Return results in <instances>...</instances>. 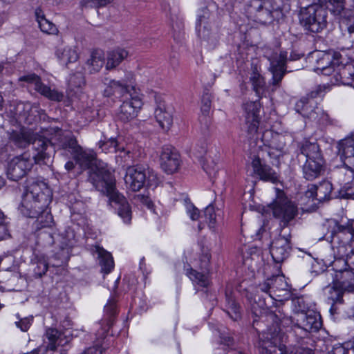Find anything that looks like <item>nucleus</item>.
Instances as JSON below:
<instances>
[{"mask_svg": "<svg viewBox=\"0 0 354 354\" xmlns=\"http://www.w3.org/2000/svg\"><path fill=\"white\" fill-rule=\"evenodd\" d=\"M53 198V192L43 181H33L26 188L19 210L26 217L35 218V227L38 230L51 227L53 216L48 205Z\"/></svg>", "mask_w": 354, "mask_h": 354, "instance_id": "f257e3e1", "label": "nucleus"}, {"mask_svg": "<svg viewBox=\"0 0 354 354\" xmlns=\"http://www.w3.org/2000/svg\"><path fill=\"white\" fill-rule=\"evenodd\" d=\"M88 181L95 189L109 198L110 205L125 223H129L132 212L126 198L118 192L113 174L106 167L96 166L89 172Z\"/></svg>", "mask_w": 354, "mask_h": 354, "instance_id": "f03ea898", "label": "nucleus"}, {"mask_svg": "<svg viewBox=\"0 0 354 354\" xmlns=\"http://www.w3.org/2000/svg\"><path fill=\"white\" fill-rule=\"evenodd\" d=\"M80 146L76 137L72 133L59 131L51 140L38 138L33 141L35 153L32 158L36 164L48 165L55 151H59L62 156L68 158H73Z\"/></svg>", "mask_w": 354, "mask_h": 354, "instance_id": "7ed1b4c3", "label": "nucleus"}, {"mask_svg": "<svg viewBox=\"0 0 354 354\" xmlns=\"http://www.w3.org/2000/svg\"><path fill=\"white\" fill-rule=\"evenodd\" d=\"M245 111V129L250 139H261L268 149L283 153L286 147L284 137L266 130L261 134L259 132L260 124L261 104L259 100L248 102L243 104Z\"/></svg>", "mask_w": 354, "mask_h": 354, "instance_id": "20e7f679", "label": "nucleus"}, {"mask_svg": "<svg viewBox=\"0 0 354 354\" xmlns=\"http://www.w3.org/2000/svg\"><path fill=\"white\" fill-rule=\"evenodd\" d=\"M220 27L217 4L212 0L205 1L198 14L196 30L202 44L207 48L214 49L218 44Z\"/></svg>", "mask_w": 354, "mask_h": 354, "instance_id": "39448f33", "label": "nucleus"}, {"mask_svg": "<svg viewBox=\"0 0 354 354\" xmlns=\"http://www.w3.org/2000/svg\"><path fill=\"white\" fill-rule=\"evenodd\" d=\"M283 7L282 0H249L245 5V12L250 19L268 25L283 18Z\"/></svg>", "mask_w": 354, "mask_h": 354, "instance_id": "423d86ee", "label": "nucleus"}, {"mask_svg": "<svg viewBox=\"0 0 354 354\" xmlns=\"http://www.w3.org/2000/svg\"><path fill=\"white\" fill-rule=\"evenodd\" d=\"M263 56L270 62L269 71L272 74L270 83L274 89H277L280 87L284 75L292 71L288 70L287 62L300 59L304 56V53L292 50L289 57H288V53L285 50L277 53L270 48H264Z\"/></svg>", "mask_w": 354, "mask_h": 354, "instance_id": "0eeeda50", "label": "nucleus"}, {"mask_svg": "<svg viewBox=\"0 0 354 354\" xmlns=\"http://www.w3.org/2000/svg\"><path fill=\"white\" fill-rule=\"evenodd\" d=\"M299 150L306 158L302 166L303 177L308 181L318 178L324 173L325 165L319 145L317 142L306 141Z\"/></svg>", "mask_w": 354, "mask_h": 354, "instance_id": "6e6552de", "label": "nucleus"}, {"mask_svg": "<svg viewBox=\"0 0 354 354\" xmlns=\"http://www.w3.org/2000/svg\"><path fill=\"white\" fill-rule=\"evenodd\" d=\"M299 22L306 31L319 33L327 26L328 10L319 3H315L302 7L299 12Z\"/></svg>", "mask_w": 354, "mask_h": 354, "instance_id": "1a4fd4ad", "label": "nucleus"}, {"mask_svg": "<svg viewBox=\"0 0 354 354\" xmlns=\"http://www.w3.org/2000/svg\"><path fill=\"white\" fill-rule=\"evenodd\" d=\"M124 182L128 189L133 192H138L144 187H156L158 178L153 169L137 165L127 169Z\"/></svg>", "mask_w": 354, "mask_h": 354, "instance_id": "9d476101", "label": "nucleus"}, {"mask_svg": "<svg viewBox=\"0 0 354 354\" xmlns=\"http://www.w3.org/2000/svg\"><path fill=\"white\" fill-rule=\"evenodd\" d=\"M334 223L330 234L326 239L330 241L333 248H337L338 255L343 257L346 254V247L351 248L354 243V220L348 221L346 224H340L337 221Z\"/></svg>", "mask_w": 354, "mask_h": 354, "instance_id": "9b49d317", "label": "nucleus"}, {"mask_svg": "<svg viewBox=\"0 0 354 354\" xmlns=\"http://www.w3.org/2000/svg\"><path fill=\"white\" fill-rule=\"evenodd\" d=\"M57 238L59 239V248L54 251L50 263L53 267L58 268L66 266L70 259L74 244L75 232L68 227L64 232L59 234Z\"/></svg>", "mask_w": 354, "mask_h": 354, "instance_id": "f8f14e48", "label": "nucleus"}, {"mask_svg": "<svg viewBox=\"0 0 354 354\" xmlns=\"http://www.w3.org/2000/svg\"><path fill=\"white\" fill-rule=\"evenodd\" d=\"M273 216L280 221L281 232L298 214L297 207L287 197H278L270 205Z\"/></svg>", "mask_w": 354, "mask_h": 354, "instance_id": "ddd939ff", "label": "nucleus"}, {"mask_svg": "<svg viewBox=\"0 0 354 354\" xmlns=\"http://www.w3.org/2000/svg\"><path fill=\"white\" fill-rule=\"evenodd\" d=\"M33 166L30 156L24 153L14 157L8 164L7 176L13 181H18L31 170Z\"/></svg>", "mask_w": 354, "mask_h": 354, "instance_id": "4468645a", "label": "nucleus"}, {"mask_svg": "<svg viewBox=\"0 0 354 354\" xmlns=\"http://www.w3.org/2000/svg\"><path fill=\"white\" fill-rule=\"evenodd\" d=\"M142 104L138 92L135 94L129 93V96L127 95L122 100L117 113L118 119L124 123L130 122L138 115Z\"/></svg>", "mask_w": 354, "mask_h": 354, "instance_id": "2eb2a0df", "label": "nucleus"}, {"mask_svg": "<svg viewBox=\"0 0 354 354\" xmlns=\"http://www.w3.org/2000/svg\"><path fill=\"white\" fill-rule=\"evenodd\" d=\"M292 251L291 234L290 231L279 234L272 241L270 254L276 263H281L286 260Z\"/></svg>", "mask_w": 354, "mask_h": 354, "instance_id": "dca6fc26", "label": "nucleus"}, {"mask_svg": "<svg viewBox=\"0 0 354 354\" xmlns=\"http://www.w3.org/2000/svg\"><path fill=\"white\" fill-rule=\"evenodd\" d=\"M133 75L131 73L127 74L124 79L121 80H111L104 90V95L110 97L113 95H120L124 98L129 96V93H136L137 91L133 85Z\"/></svg>", "mask_w": 354, "mask_h": 354, "instance_id": "f3484780", "label": "nucleus"}, {"mask_svg": "<svg viewBox=\"0 0 354 354\" xmlns=\"http://www.w3.org/2000/svg\"><path fill=\"white\" fill-rule=\"evenodd\" d=\"M342 54L330 49L319 53L317 59V70L325 75H330L341 63Z\"/></svg>", "mask_w": 354, "mask_h": 354, "instance_id": "a211bd4d", "label": "nucleus"}, {"mask_svg": "<svg viewBox=\"0 0 354 354\" xmlns=\"http://www.w3.org/2000/svg\"><path fill=\"white\" fill-rule=\"evenodd\" d=\"M181 160L177 150L171 146H164L160 156L161 169L167 174L176 172L180 167Z\"/></svg>", "mask_w": 354, "mask_h": 354, "instance_id": "6ab92c4d", "label": "nucleus"}, {"mask_svg": "<svg viewBox=\"0 0 354 354\" xmlns=\"http://www.w3.org/2000/svg\"><path fill=\"white\" fill-rule=\"evenodd\" d=\"M252 167L254 173L259 179L273 184L279 181L277 173L261 158L259 154L255 156L252 160Z\"/></svg>", "mask_w": 354, "mask_h": 354, "instance_id": "aec40b11", "label": "nucleus"}, {"mask_svg": "<svg viewBox=\"0 0 354 354\" xmlns=\"http://www.w3.org/2000/svg\"><path fill=\"white\" fill-rule=\"evenodd\" d=\"M322 326L321 316L313 311L301 312L297 315L295 326L303 329L306 332H317Z\"/></svg>", "mask_w": 354, "mask_h": 354, "instance_id": "412c9836", "label": "nucleus"}, {"mask_svg": "<svg viewBox=\"0 0 354 354\" xmlns=\"http://www.w3.org/2000/svg\"><path fill=\"white\" fill-rule=\"evenodd\" d=\"M339 153L346 168L354 171V138L348 136L338 143Z\"/></svg>", "mask_w": 354, "mask_h": 354, "instance_id": "4be33fe9", "label": "nucleus"}, {"mask_svg": "<svg viewBox=\"0 0 354 354\" xmlns=\"http://www.w3.org/2000/svg\"><path fill=\"white\" fill-rule=\"evenodd\" d=\"M333 283L345 291H354V270L348 268L335 271Z\"/></svg>", "mask_w": 354, "mask_h": 354, "instance_id": "5701e85b", "label": "nucleus"}, {"mask_svg": "<svg viewBox=\"0 0 354 354\" xmlns=\"http://www.w3.org/2000/svg\"><path fill=\"white\" fill-rule=\"evenodd\" d=\"M154 116L159 126L165 131H168L173 124L171 109L167 107L165 102H160L154 111Z\"/></svg>", "mask_w": 354, "mask_h": 354, "instance_id": "b1692460", "label": "nucleus"}, {"mask_svg": "<svg viewBox=\"0 0 354 354\" xmlns=\"http://www.w3.org/2000/svg\"><path fill=\"white\" fill-rule=\"evenodd\" d=\"M98 147L104 153L120 152L124 153V157L127 156L129 158H133V153L129 146L124 147L121 145L118 141L113 138H111L106 140H100L97 143Z\"/></svg>", "mask_w": 354, "mask_h": 354, "instance_id": "393cba45", "label": "nucleus"}, {"mask_svg": "<svg viewBox=\"0 0 354 354\" xmlns=\"http://www.w3.org/2000/svg\"><path fill=\"white\" fill-rule=\"evenodd\" d=\"M117 301L115 298L111 297L108 300L107 304L104 306V320L102 323V326L105 324L104 327H102L100 331L98 332V335L103 337H105L106 333L108 332L110 327L113 324L114 317L118 313Z\"/></svg>", "mask_w": 354, "mask_h": 354, "instance_id": "a878e982", "label": "nucleus"}, {"mask_svg": "<svg viewBox=\"0 0 354 354\" xmlns=\"http://www.w3.org/2000/svg\"><path fill=\"white\" fill-rule=\"evenodd\" d=\"M335 77L337 82L354 88V65L351 62L339 64Z\"/></svg>", "mask_w": 354, "mask_h": 354, "instance_id": "bb28decb", "label": "nucleus"}, {"mask_svg": "<svg viewBox=\"0 0 354 354\" xmlns=\"http://www.w3.org/2000/svg\"><path fill=\"white\" fill-rule=\"evenodd\" d=\"M91 252L93 255H97L99 264L101 266V271L105 274L111 272L114 267V262L111 254L99 245L93 246Z\"/></svg>", "mask_w": 354, "mask_h": 354, "instance_id": "cd10ccee", "label": "nucleus"}, {"mask_svg": "<svg viewBox=\"0 0 354 354\" xmlns=\"http://www.w3.org/2000/svg\"><path fill=\"white\" fill-rule=\"evenodd\" d=\"M45 337L48 340L46 351H55L57 346H62L68 342L66 335L53 328H48L46 330Z\"/></svg>", "mask_w": 354, "mask_h": 354, "instance_id": "c85d7f7f", "label": "nucleus"}, {"mask_svg": "<svg viewBox=\"0 0 354 354\" xmlns=\"http://www.w3.org/2000/svg\"><path fill=\"white\" fill-rule=\"evenodd\" d=\"M73 159L76 163L89 167L97 160V153L92 149H84L80 146Z\"/></svg>", "mask_w": 354, "mask_h": 354, "instance_id": "c756f323", "label": "nucleus"}, {"mask_svg": "<svg viewBox=\"0 0 354 354\" xmlns=\"http://www.w3.org/2000/svg\"><path fill=\"white\" fill-rule=\"evenodd\" d=\"M31 263L33 266L32 272L35 278H41L46 274L49 266V263L45 255L43 254H35L31 260Z\"/></svg>", "mask_w": 354, "mask_h": 354, "instance_id": "7c9ffc66", "label": "nucleus"}, {"mask_svg": "<svg viewBox=\"0 0 354 354\" xmlns=\"http://www.w3.org/2000/svg\"><path fill=\"white\" fill-rule=\"evenodd\" d=\"M34 89L46 98L55 102H61L64 99V93L56 89H52L48 85L44 84L41 80L37 82Z\"/></svg>", "mask_w": 354, "mask_h": 354, "instance_id": "2f4dec72", "label": "nucleus"}, {"mask_svg": "<svg viewBox=\"0 0 354 354\" xmlns=\"http://www.w3.org/2000/svg\"><path fill=\"white\" fill-rule=\"evenodd\" d=\"M317 107V104L315 100L302 97L296 103L295 109L296 111L300 113L303 117L309 119Z\"/></svg>", "mask_w": 354, "mask_h": 354, "instance_id": "473e14b6", "label": "nucleus"}, {"mask_svg": "<svg viewBox=\"0 0 354 354\" xmlns=\"http://www.w3.org/2000/svg\"><path fill=\"white\" fill-rule=\"evenodd\" d=\"M129 55V52L121 48H117L109 53L106 68L113 69L118 66Z\"/></svg>", "mask_w": 354, "mask_h": 354, "instance_id": "72a5a7b5", "label": "nucleus"}, {"mask_svg": "<svg viewBox=\"0 0 354 354\" xmlns=\"http://www.w3.org/2000/svg\"><path fill=\"white\" fill-rule=\"evenodd\" d=\"M339 28L343 35L348 37L350 42L354 44V14L342 17L339 21Z\"/></svg>", "mask_w": 354, "mask_h": 354, "instance_id": "f704fd0d", "label": "nucleus"}, {"mask_svg": "<svg viewBox=\"0 0 354 354\" xmlns=\"http://www.w3.org/2000/svg\"><path fill=\"white\" fill-rule=\"evenodd\" d=\"M56 55L61 64L66 66L70 63L75 62L78 59L77 52L71 47L58 48Z\"/></svg>", "mask_w": 354, "mask_h": 354, "instance_id": "c9c22d12", "label": "nucleus"}, {"mask_svg": "<svg viewBox=\"0 0 354 354\" xmlns=\"http://www.w3.org/2000/svg\"><path fill=\"white\" fill-rule=\"evenodd\" d=\"M225 302L226 313L232 320H238L241 317L240 306L231 292H225Z\"/></svg>", "mask_w": 354, "mask_h": 354, "instance_id": "e433bc0d", "label": "nucleus"}, {"mask_svg": "<svg viewBox=\"0 0 354 354\" xmlns=\"http://www.w3.org/2000/svg\"><path fill=\"white\" fill-rule=\"evenodd\" d=\"M328 300L331 303L330 312L333 315L336 310L335 304L343 303V294L345 290L335 284H333L332 287H328Z\"/></svg>", "mask_w": 354, "mask_h": 354, "instance_id": "4c0bfd02", "label": "nucleus"}, {"mask_svg": "<svg viewBox=\"0 0 354 354\" xmlns=\"http://www.w3.org/2000/svg\"><path fill=\"white\" fill-rule=\"evenodd\" d=\"M38 138L43 137L38 135H32L30 133L25 132L16 133L13 136L12 140L16 147L24 149L30 144L33 146V141Z\"/></svg>", "mask_w": 354, "mask_h": 354, "instance_id": "58836bf2", "label": "nucleus"}, {"mask_svg": "<svg viewBox=\"0 0 354 354\" xmlns=\"http://www.w3.org/2000/svg\"><path fill=\"white\" fill-rule=\"evenodd\" d=\"M250 82L252 84V89L256 93L258 97L264 92L265 80L263 77L258 72L257 68L255 67L250 76Z\"/></svg>", "mask_w": 354, "mask_h": 354, "instance_id": "ea45409f", "label": "nucleus"}, {"mask_svg": "<svg viewBox=\"0 0 354 354\" xmlns=\"http://www.w3.org/2000/svg\"><path fill=\"white\" fill-rule=\"evenodd\" d=\"M333 185L328 180H323L316 185L317 201L323 202L331 198Z\"/></svg>", "mask_w": 354, "mask_h": 354, "instance_id": "a19ab883", "label": "nucleus"}, {"mask_svg": "<svg viewBox=\"0 0 354 354\" xmlns=\"http://www.w3.org/2000/svg\"><path fill=\"white\" fill-rule=\"evenodd\" d=\"M321 6H326L334 15H339L345 9V0H318Z\"/></svg>", "mask_w": 354, "mask_h": 354, "instance_id": "79ce46f5", "label": "nucleus"}, {"mask_svg": "<svg viewBox=\"0 0 354 354\" xmlns=\"http://www.w3.org/2000/svg\"><path fill=\"white\" fill-rule=\"evenodd\" d=\"M85 85V77L82 72H77L72 74L68 81V89L75 93L82 89Z\"/></svg>", "mask_w": 354, "mask_h": 354, "instance_id": "37998d69", "label": "nucleus"}, {"mask_svg": "<svg viewBox=\"0 0 354 354\" xmlns=\"http://www.w3.org/2000/svg\"><path fill=\"white\" fill-rule=\"evenodd\" d=\"M187 275L193 283L203 288H207L209 285V277L207 274L199 272L196 270L190 268L187 271Z\"/></svg>", "mask_w": 354, "mask_h": 354, "instance_id": "c03bdc74", "label": "nucleus"}, {"mask_svg": "<svg viewBox=\"0 0 354 354\" xmlns=\"http://www.w3.org/2000/svg\"><path fill=\"white\" fill-rule=\"evenodd\" d=\"M309 120L323 127L333 124V120L329 115L319 107H317L315 111L312 113Z\"/></svg>", "mask_w": 354, "mask_h": 354, "instance_id": "a18cd8bd", "label": "nucleus"}, {"mask_svg": "<svg viewBox=\"0 0 354 354\" xmlns=\"http://www.w3.org/2000/svg\"><path fill=\"white\" fill-rule=\"evenodd\" d=\"M104 64L102 55L98 53H93L91 58L87 60L86 65L91 73L98 72Z\"/></svg>", "mask_w": 354, "mask_h": 354, "instance_id": "49530a36", "label": "nucleus"}, {"mask_svg": "<svg viewBox=\"0 0 354 354\" xmlns=\"http://www.w3.org/2000/svg\"><path fill=\"white\" fill-rule=\"evenodd\" d=\"M335 177L340 185H346V183L353 181L354 171L344 166L343 168L339 169L335 172Z\"/></svg>", "mask_w": 354, "mask_h": 354, "instance_id": "de8ad7c7", "label": "nucleus"}, {"mask_svg": "<svg viewBox=\"0 0 354 354\" xmlns=\"http://www.w3.org/2000/svg\"><path fill=\"white\" fill-rule=\"evenodd\" d=\"M335 198L340 199H353L354 200V184L353 182L343 185L335 194Z\"/></svg>", "mask_w": 354, "mask_h": 354, "instance_id": "09e8293b", "label": "nucleus"}, {"mask_svg": "<svg viewBox=\"0 0 354 354\" xmlns=\"http://www.w3.org/2000/svg\"><path fill=\"white\" fill-rule=\"evenodd\" d=\"M215 209L212 204H209L204 210V217L210 229L214 230L216 223Z\"/></svg>", "mask_w": 354, "mask_h": 354, "instance_id": "8fccbe9b", "label": "nucleus"}, {"mask_svg": "<svg viewBox=\"0 0 354 354\" xmlns=\"http://www.w3.org/2000/svg\"><path fill=\"white\" fill-rule=\"evenodd\" d=\"M58 234H56V237H55L50 232L46 230L41 231L38 234V241L44 245H52L55 243L56 241L59 242V239L57 238Z\"/></svg>", "mask_w": 354, "mask_h": 354, "instance_id": "3c124183", "label": "nucleus"}, {"mask_svg": "<svg viewBox=\"0 0 354 354\" xmlns=\"http://www.w3.org/2000/svg\"><path fill=\"white\" fill-rule=\"evenodd\" d=\"M39 26L42 32L48 34H54L57 32L56 26L46 19H41Z\"/></svg>", "mask_w": 354, "mask_h": 354, "instance_id": "603ef678", "label": "nucleus"}, {"mask_svg": "<svg viewBox=\"0 0 354 354\" xmlns=\"http://www.w3.org/2000/svg\"><path fill=\"white\" fill-rule=\"evenodd\" d=\"M203 168L211 178L215 177L218 170V167L214 160H211L210 162L207 160V162L203 164Z\"/></svg>", "mask_w": 354, "mask_h": 354, "instance_id": "864d4df0", "label": "nucleus"}, {"mask_svg": "<svg viewBox=\"0 0 354 354\" xmlns=\"http://www.w3.org/2000/svg\"><path fill=\"white\" fill-rule=\"evenodd\" d=\"M201 103V111L204 115L208 114L211 109L212 104L211 94L205 93L202 96Z\"/></svg>", "mask_w": 354, "mask_h": 354, "instance_id": "5fc2aeb1", "label": "nucleus"}, {"mask_svg": "<svg viewBox=\"0 0 354 354\" xmlns=\"http://www.w3.org/2000/svg\"><path fill=\"white\" fill-rule=\"evenodd\" d=\"M112 0H83V4L85 7L99 8L105 6L110 3Z\"/></svg>", "mask_w": 354, "mask_h": 354, "instance_id": "6e6d98bb", "label": "nucleus"}, {"mask_svg": "<svg viewBox=\"0 0 354 354\" xmlns=\"http://www.w3.org/2000/svg\"><path fill=\"white\" fill-rule=\"evenodd\" d=\"M268 281H269V284L271 285L270 286V288L272 293H274L276 290L279 289L280 283H283L282 277L279 275H273L271 277L268 278Z\"/></svg>", "mask_w": 354, "mask_h": 354, "instance_id": "4d7b16f0", "label": "nucleus"}, {"mask_svg": "<svg viewBox=\"0 0 354 354\" xmlns=\"http://www.w3.org/2000/svg\"><path fill=\"white\" fill-rule=\"evenodd\" d=\"M32 319V317L20 319L19 321L15 322L16 326L20 328L21 331L26 332L31 326Z\"/></svg>", "mask_w": 354, "mask_h": 354, "instance_id": "13d9d810", "label": "nucleus"}, {"mask_svg": "<svg viewBox=\"0 0 354 354\" xmlns=\"http://www.w3.org/2000/svg\"><path fill=\"white\" fill-rule=\"evenodd\" d=\"M339 53L342 54V57L340 59V64H344L343 63L344 57L347 58V59L349 61L348 62H351V61L354 60V48H353V46H351V47L342 48L341 51H339Z\"/></svg>", "mask_w": 354, "mask_h": 354, "instance_id": "bf43d9fd", "label": "nucleus"}, {"mask_svg": "<svg viewBox=\"0 0 354 354\" xmlns=\"http://www.w3.org/2000/svg\"><path fill=\"white\" fill-rule=\"evenodd\" d=\"M221 344L227 346L228 348H232L234 346V339L229 333L223 332L220 333Z\"/></svg>", "mask_w": 354, "mask_h": 354, "instance_id": "052dcab7", "label": "nucleus"}, {"mask_svg": "<svg viewBox=\"0 0 354 354\" xmlns=\"http://www.w3.org/2000/svg\"><path fill=\"white\" fill-rule=\"evenodd\" d=\"M270 284L268 279L262 283H260L257 287V292H262L266 293L269 297L273 298L272 290L270 288Z\"/></svg>", "mask_w": 354, "mask_h": 354, "instance_id": "680f3d73", "label": "nucleus"}, {"mask_svg": "<svg viewBox=\"0 0 354 354\" xmlns=\"http://www.w3.org/2000/svg\"><path fill=\"white\" fill-rule=\"evenodd\" d=\"M339 351L342 354H354V340L345 342Z\"/></svg>", "mask_w": 354, "mask_h": 354, "instance_id": "e2e57ef3", "label": "nucleus"}, {"mask_svg": "<svg viewBox=\"0 0 354 354\" xmlns=\"http://www.w3.org/2000/svg\"><path fill=\"white\" fill-rule=\"evenodd\" d=\"M40 77L37 75L36 74H29L26 75H24L19 77V81L21 82H27L28 83L32 84L34 87L37 84V82L40 80Z\"/></svg>", "mask_w": 354, "mask_h": 354, "instance_id": "0e129e2a", "label": "nucleus"}, {"mask_svg": "<svg viewBox=\"0 0 354 354\" xmlns=\"http://www.w3.org/2000/svg\"><path fill=\"white\" fill-rule=\"evenodd\" d=\"M104 349H105V348L102 344L100 346L98 344H97L95 346L85 349L80 354H102Z\"/></svg>", "mask_w": 354, "mask_h": 354, "instance_id": "69168bd1", "label": "nucleus"}, {"mask_svg": "<svg viewBox=\"0 0 354 354\" xmlns=\"http://www.w3.org/2000/svg\"><path fill=\"white\" fill-rule=\"evenodd\" d=\"M304 196L306 198L311 199L312 201L317 200L316 185H308L304 193Z\"/></svg>", "mask_w": 354, "mask_h": 354, "instance_id": "338daca9", "label": "nucleus"}, {"mask_svg": "<svg viewBox=\"0 0 354 354\" xmlns=\"http://www.w3.org/2000/svg\"><path fill=\"white\" fill-rule=\"evenodd\" d=\"M344 261L348 268L354 270V252H351V250L349 253L346 254Z\"/></svg>", "mask_w": 354, "mask_h": 354, "instance_id": "774afa93", "label": "nucleus"}]
</instances>
